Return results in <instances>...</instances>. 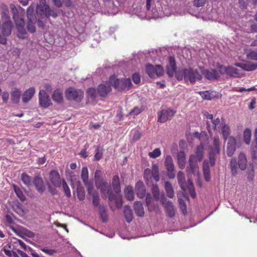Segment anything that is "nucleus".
<instances>
[{"instance_id":"nucleus-1","label":"nucleus","mask_w":257,"mask_h":257,"mask_svg":"<svg viewBox=\"0 0 257 257\" xmlns=\"http://www.w3.org/2000/svg\"><path fill=\"white\" fill-rule=\"evenodd\" d=\"M96 189L100 190L104 199L108 197L109 208L114 211L115 208H121L122 203L120 196L114 192L111 185L106 181L95 183Z\"/></svg>"},{"instance_id":"nucleus-2","label":"nucleus","mask_w":257,"mask_h":257,"mask_svg":"<svg viewBox=\"0 0 257 257\" xmlns=\"http://www.w3.org/2000/svg\"><path fill=\"white\" fill-rule=\"evenodd\" d=\"M220 151V142L219 137L215 136L213 139V143L209 147V161L205 160L203 163V173L204 178L206 182H209L211 180L210 176L209 164L212 167L215 165V160L217 156L219 155Z\"/></svg>"},{"instance_id":"nucleus-3","label":"nucleus","mask_w":257,"mask_h":257,"mask_svg":"<svg viewBox=\"0 0 257 257\" xmlns=\"http://www.w3.org/2000/svg\"><path fill=\"white\" fill-rule=\"evenodd\" d=\"M175 77L178 80L184 79L186 82L194 84L196 80H201L202 76L197 70L189 67L178 70Z\"/></svg>"},{"instance_id":"nucleus-4","label":"nucleus","mask_w":257,"mask_h":257,"mask_svg":"<svg viewBox=\"0 0 257 257\" xmlns=\"http://www.w3.org/2000/svg\"><path fill=\"white\" fill-rule=\"evenodd\" d=\"M204 155V146L203 144H200L196 148L195 154L191 155L190 156L189 166L187 167V172L190 174L194 173L198 168V162L202 161Z\"/></svg>"},{"instance_id":"nucleus-5","label":"nucleus","mask_w":257,"mask_h":257,"mask_svg":"<svg viewBox=\"0 0 257 257\" xmlns=\"http://www.w3.org/2000/svg\"><path fill=\"white\" fill-rule=\"evenodd\" d=\"M11 9L12 13V18H13L14 23L16 24V28L19 32L17 37L20 39H24L26 34L24 20L19 14V10L15 5L11 4Z\"/></svg>"},{"instance_id":"nucleus-6","label":"nucleus","mask_w":257,"mask_h":257,"mask_svg":"<svg viewBox=\"0 0 257 257\" xmlns=\"http://www.w3.org/2000/svg\"><path fill=\"white\" fill-rule=\"evenodd\" d=\"M37 15L41 18L45 17L49 18L50 17L56 18L57 17V13L55 10H51L49 6L46 4V0H40L39 4L37 5Z\"/></svg>"},{"instance_id":"nucleus-7","label":"nucleus","mask_w":257,"mask_h":257,"mask_svg":"<svg viewBox=\"0 0 257 257\" xmlns=\"http://www.w3.org/2000/svg\"><path fill=\"white\" fill-rule=\"evenodd\" d=\"M109 82L117 91L128 90L133 85L130 78L117 79L115 75H111L109 77Z\"/></svg>"},{"instance_id":"nucleus-8","label":"nucleus","mask_w":257,"mask_h":257,"mask_svg":"<svg viewBox=\"0 0 257 257\" xmlns=\"http://www.w3.org/2000/svg\"><path fill=\"white\" fill-rule=\"evenodd\" d=\"M2 33L4 36H10L12 33L13 24L11 20V17L6 13L4 12L2 14Z\"/></svg>"},{"instance_id":"nucleus-9","label":"nucleus","mask_w":257,"mask_h":257,"mask_svg":"<svg viewBox=\"0 0 257 257\" xmlns=\"http://www.w3.org/2000/svg\"><path fill=\"white\" fill-rule=\"evenodd\" d=\"M146 72L151 78L162 76L164 74V69L161 65L154 66L149 64L146 66Z\"/></svg>"},{"instance_id":"nucleus-10","label":"nucleus","mask_w":257,"mask_h":257,"mask_svg":"<svg viewBox=\"0 0 257 257\" xmlns=\"http://www.w3.org/2000/svg\"><path fill=\"white\" fill-rule=\"evenodd\" d=\"M66 97L68 100H73L76 102H79L83 97V92L80 89H76L73 88H67L66 90Z\"/></svg>"},{"instance_id":"nucleus-11","label":"nucleus","mask_w":257,"mask_h":257,"mask_svg":"<svg viewBox=\"0 0 257 257\" xmlns=\"http://www.w3.org/2000/svg\"><path fill=\"white\" fill-rule=\"evenodd\" d=\"M161 202L164 206L165 209H166L167 215L170 217H174L175 214V209L172 201H170L169 200H167L166 197L163 194L161 198Z\"/></svg>"},{"instance_id":"nucleus-12","label":"nucleus","mask_w":257,"mask_h":257,"mask_svg":"<svg viewBox=\"0 0 257 257\" xmlns=\"http://www.w3.org/2000/svg\"><path fill=\"white\" fill-rule=\"evenodd\" d=\"M175 113L176 111L173 109H163L158 112V121L160 123H165L171 120Z\"/></svg>"},{"instance_id":"nucleus-13","label":"nucleus","mask_w":257,"mask_h":257,"mask_svg":"<svg viewBox=\"0 0 257 257\" xmlns=\"http://www.w3.org/2000/svg\"><path fill=\"white\" fill-rule=\"evenodd\" d=\"M165 166H166L167 171V176L170 179H173L175 177L174 173V165L173 163L172 157L170 155H167L165 159L164 162Z\"/></svg>"},{"instance_id":"nucleus-14","label":"nucleus","mask_w":257,"mask_h":257,"mask_svg":"<svg viewBox=\"0 0 257 257\" xmlns=\"http://www.w3.org/2000/svg\"><path fill=\"white\" fill-rule=\"evenodd\" d=\"M39 104L43 108H48L51 105V100L48 94L44 90H40Z\"/></svg>"},{"instance_id":"nucleus-15","label":"nucleus","mask_w":257,"mask_h":257,"mask_svg":"<svg viewBox=\"0 0 257 257\" xmlns=\"http://www.w3.org/2000/svg\"><path fill=\"white\" fill-rule=\"evenodd\" d=\"M151 171L150 169H146L145 170V176L144 178L146 180H147L148 177V176L150 174ZM152 177L154 178V180L156 181V182H158L159 180V167L158 165L155 164H153L152 165Z\"/></svg>"},{"instance_id":"nucleus-16","label":"nucleus","mask_w":257,"mask_h":257,"mask_svg":"<svg viewBox=\"0 0 257 257\" xmlns=\"http://www.w3.org/2000/svg\"><path fill=\"white\" fill-rule=\"evenodd\" d=\"M33 184L34 185L36 190L40 194H42L45 191V185L44 184L43 179L40 176H36L33 178Z\"/></svg>"},{"instance_id":"nucleus-17","label":"nucleus","mask_w":257,"mask_h":257,"mask_svg":"<svg viewBox=\"0 0 257 257\" xmlns=\"http://www.w3.org/2000/svg\"><path fill=\"white\" fill-rule=\"evenodd\" d=\"M50 180L53 185L54 186L56 187H61V184H62V182L61 180V177L59 176V174L58 172L56 170H51L50 173Z\"/></svg>"},{"instance_id":"nucleus-18","label":"nucleus","mask_w":257,"mask_h":257,"mask_svg":"<svg viewBox=\"0 0 257 257\" xmlns=\"http://www.w3.org/2000/svg\"><path fill=\"white\" fill-rule=\"evenodd\" d=\"M167 74L170 77H172L174 74H176L177 71V66L174 57L169 56V64L167 65Z\"/></svg>"},{"instance_id":"nucleus-19","label":"nucleus","mask_w":257,"mask_h":257,"mask_svg":"<svg viewBox=\"0 0 257 257\" xmlns=\"http://www.w3.org/2000/svg\"><path fill=\"white\" fill-rule=\"evenodd\" d=\"M236 140L232 137L228 138L227 143L226 153L229 157H231L236 150Z\"/></svg>"},{"instance_id":"nucleus-20","label":"nucleus","mask_w":257,"mask_h":257,"mask_svg":"<svg viewBox=\"0 0 257 257\" xmlns=\"http://www.w3.org/2000/svg\"><path fill=\"white\" fill-rule=\"evenodd\" d=\"M135 191L138 198L143 199L146 195V187L142 181H138L135 185Z\"/></svg>"},{"instance_id":"nucleus-21","label":"nucleus","mask_w":257,"mask_h":257,"mask_svg":"<svg viewBox=\"0 0 257 257\" xmlns=\"http://www.w3.org/2000/svg\"><path fill=\"white\" fill-rule=\"evenodd\" d=\"M111 187L113 188L114 193L117 195L121 192V186H120L119 178L117 175L114 176L112 179Z\"/></svg>"},{"instance_id":"nucleus-22","label":"nucleus","mask_w":257,"mask_h":257,"mask_svg":"<svg viewBox=\"0 0 257 257\" xmlns=\"http://www.w3.org/2000/svg\"><path fill=\"white\" fill-rule=\"evenodd\" d=\"M35 93V89L33 87L25 90L23 94V97H22V101L24 103H27L32 99Z\"/></svg>"},{"instance_id":"nucleus-23","label":"nucleus","mask_w":257,"mask_h":257,"mask_svg":"<svg viewBox=\"0 0 257 257\" xmlns=\"http://www.w3.org/2000/svg\"><path fill=\"white\" fill-rule=\"evenodd\" d=\"M111 90V86L106 84H99L97 92L101 97L105 96Z\"/></svg>"},{"instance_id":"nucleus-24","label":"nucleus","mask_w":257,"mask_h":257,"mask_svg":"<svg viewBox=\"0 0 257 257\" xmlns=\"http://www.w3.org/2000/svg\"><path fill=\"white\" fill-rule=\"evenodd\" d=\"M178 165L181 169H184L185 167L186 156L184 151H180L177 156Z\"/></svg>"},{"instance_id":"nucleus-25","label":"nucleus","mask_w":257,"mask_h":257,"mask_svg":"<svg viewBox=\"0 0 257 257\" xmlns=\"http://www.w3.org/2000/svg\"><path fill=\"white\" fill-rule=\"evenodd\" d=\"M237 163L240 170L243 171L246 169V159L244 154L240 153L239 156H238V163Z\"/></svg>"},{"instance_id":"nucleus-26","label":"nucleus","mask_w":257,"mask_h":257,"mask_svg":"<svg viewBox=\"0 0 257 257\" xmlns=\"http://www.w3.org/2000/svg\"><path fill=\"white\" fill-rule=\"evenodd\" d=\"M204 75H205L206 78L209 80L217 79L219 77L218 72L215 69L206 70L204 72Z\"/></svg>"},{"instance_id":"nucleus-27","label":"nucleus","mask_w":257,"mask_h":257,"mask_svg":"<svg viewBox=\"0 0 257 257\" xmlns=\"http://www.w3.org/2000/svg\"><path fill=\"white\" fill-rule=\"evenodd\" d=\"M177 180L178 183L180 185V188L182 189L183 191H186V186L185 183V174L183 172L179 171L177 174Z\"/></svg>"},{"instance_id":"nucleus-28","label":"nucleus","mask_w":257,"mask_h":257,"mask_svg":"<svg viewBox=\"0 0 257 257\" xmlns=\"http://www.w3.org/2000/svg\"><path fill=\"white\" fill-rule=\"evenodd\" d=\"M227 75L232 77L238 78L241 76V73L238 69L231 66H228Z\"/></svg>"},{"instance_id":"nucleus-29","label":"nucleus","mask_w":257,"mask_h":257,"mask_svg":"<svg viewBox=\"0 0 257 257\" xmlns=\"http://www.w3.org/2000/svg\"><path fill=\"white\" fill-rule=\"evenodd\" d=\"M124 216L127 223H130L133 219V214L130 206H124L123 209Z\"/></svg>"},{"instance_id":"nucleus-30","label":"nucleus","mask_w":257,"mask_h":257,"mask_svg":"<svg viewBox=\"0 0 257 257\" xmlns=\"http://www.w3.org/2000/svg\"><path fill=\"white\" fill-rule=\"evenodd\" d=\"M134 209L136 214L140 217H143L144 210L143 204L140 201H136L134 203Z\"/></svg>"},{"instance_id":"nucleus-31","label":"nucleus","mask_w":257,"mask_h":257,"mask_svg":"<svg viewBox=\"0 0 257 257\" xmlns=\"http://www.w3.org/2000/svg\"><path fill=\"white\" fill-rule=\"evenodd\" d=\"M164 188L165 190H166L167 197L170 198H172L174 197V191L173 190L172 184L170 182H165Z\"/></svg>"},{"instance_id":"nucleus-32","label":"nucleus","mask_w":257,"mask_h":257,"mask_svg":"<svg viewBox=\"0 0 257 257\" xmlns=\"http://www.w3.org/2000/svg\"><path fill=\"white\" fill-rule=\"evenodd\" d=\"M246 174H247V180L249 182H252L254 176V166L253 163L249 165Z\"/></svg>"},{"instance_id":"nucleus-33","label":"nucleus","mask_w":257,"mask_h":257,"mask_svg":"<svg viewBox=\"0 0 257 257\" xmlns=\"http://www.w3.org/2000/svg\"><path fill=\"white\" fill-rule=\"evenodd\" d=\"M219 128H221L222 137H223L224 141H226L230 134L229 126L227 124L222 123L221 126L219 127Z\"/></svg>"},{"instance_id":"nucleus-34","label":"nucleus","mask_w":257,"mask_h":257,"mask_svg":"<svg viewBox=\"0 0 257 257\" xmlns=\"http://www.w3.org/2000/svg\"><path fill=\"white\" fill-rule=\"evenodd\" d=\"M251 130L249 128H245L243 132V141L246 145L250 144L251 141Z\"/></svg>"},{"instance_id":"nucleus-35","label":"nucleus","mask_w":257,"mask_h":257,"mask_svg":"<svg viewBox=\"0 0 257 257\" xmlns=\"http://www.w3.org/2000/svg\"><path fill=\"white\" fill-rule=\"evenodd\" d=\"M52 99L54 102L61 103L63 101L61 91L59 89L54 91L52 95Z\"/></svg>"},{"instance_id":"nucleus-36","label":"nucleus","mask_w":257,"mask_h":257,"mask_svg":"<svg viewBox=\"0 0 257 257\" xmlns=\"http://www.w3.org/2000/svg\"><path fill=\"white\" fill-rule=\"evenodd\" d=\"M21 180L25 185L30 187L32 185L33 180L27 174L23 173L21 175Z\"/></svg>"},{"instance_id":"nucleus-37","label":"nucleus","mask_w":257,"mask_h":257,"mask_svg":"<svg viewBox=\"0 0 257 257\" xmlns=\"http://www.w3.org/2000/svg\"><path fill=\"white\" fill-rule=\"evenodd\" d=\"M229 166L232 175L235 176L237 174V167H238L236 163V159L232 158L230 160Z\"/></svg>"},{"instance_id":"nucleus-38","label":"nucleus","mask_w":257,"mask_h":257,"mask_svg":"<svg viewBox=\"0 0 257 257\" xmlns=\"http://www.w3.org/2000/svg\"><path fill=\"white\" fill-rule=\"evenodd\" d=\"M99 214H100V218L103 222H106L108 221V214L106 213V209L105 206H100L98 208Z\"/></svg>"},{"instance_id":"nucleus-39","label":"nucleus","mask_w":257,"mask_h":257,"mask_svg":"<svg viewBox=\"0 0 257 257\" xmlns=\"http://www.w3.org/2000/svg\"><path fill=\"white\" fill-rule=\"evenodd\" d=\"M124 195L125 197L130 201H132L134 199V191L132 186H127L125 188Z\"/></svg>"},{"instance_id":"nucleus-40","label":"nucleus","mask_w":257,"mask_h":257,"mask_svg":"<svg viewBox=\"0 0 257 257\" xmlns=\"http://www.w3.org/2000/svg\"><path fill=\"white\" fill-rule=\"evenodd\" d=\"M14 190L15 191V193L16 194L17 197L19 198L22 202H24L26 200V197L23 192L21 189L19 188L17 186L14 185H13Z\"/></svg>"},{"instance_id":"nucleus-41","label":"nucleus","mask_w":257,"mask_h":257,"mask_svg":"<svg viewBox=\"0 0 257 257\" xmlns=\"http://www.w3.org/2000/svg\"><path fill=\"white\" fill-rule=\"evenodd\" d=\"M21 92L19 89L15 88L11 93L12 101L14 103H18L20 100Z\"/></svg>"},{"instance_id":"nucleus-42","label":"nucleus","mask_w":257,"mask_h":257,"mask_svg":"<svg viewBox=\"0 0 257 257\" xmlns=\"http://www.w3.org/2000/svg\"><path fill=\"white\" fill-rule=\"evenodd\" d=\"M35 10L34 6H30L27 8V16L29 21H34L36 19L35 14H34V11Z\"/></svg>"},{"instance_id":"nucleus-43","label":"nucleus","mask_w":257,"mask_h":257,"mask_svg":"<svg viewBox=\"0 0 257 257\" xmlns=\"http://www.w3.org/2000/svg\"><path fill=\"white\" fill-rule=\"evenodd\" d=\"M103 149L100 146L95 147L94 160L96 161H99L101 159L103 154Z\"/></svg>"},{"instance_id":"nucleus-44","label":"nucleus","mask_w":257,"mask_h":257,"mask_svg":"<svg viewBox=\"0 0 257 257\" xmlns=\"http://www.w3.org/2000/svg\"><path fill=\"white\" fill-rule=\"evenodd\" d=\"M257 69V64L255 63L248 62L247 63H243L242 70L246 71H252Z\"/></svg>"},{"instance_id":"nucleus-45","label":"nucleus","mask_w":257,"mask_h":257,"mask_svg":"<svg viewBox=\"0 0 257 257\" xmlns=\"http://www.w3.org/2000/svg\"><path fill=\"white\" fill-rule=\"evenodd\" d=\"M12 207H13L14 210L15 212L17 213V214L19 215H22L24 214V210L23 208L22 204L20 202H16L14 204L13 206H12Z\"/></svg>"},{"instance_id":"nucleus-46","label":"nucleus","mask_w":257,"mask_h":257,"mask_svg":"<svg viewBox=\"0 0 257 257\" xmlns=\"http://www.w3.org/2000/svg\"><path fill=\"white\" fill-rule=\"evenodd\" d=\"M186 188H187V190L188 189V191H189L191 197L193 198H195L196 197V193L195 191H194L193 182L190 179L188 180V185L186 186Z\"/></svg>"},{"instance_id":"nucleus-47","label":"nucleus","mask_w":257,"mask_h":257,"mask_svg":"<svg viewBox=\"0 0 257 257\" xmlns=\"http://www.w3.org/2000/svg\"><path fill=\"white\" fill-rule=\"evenodd\" d=\"M77 195L79 200L82 201L85 199L84 189L79 185L77 187Z\"/></svg>"},{"instance_id":"nucleus-48","label":"nucleus","mask_w":257,"mask_h":257,"mask_svg":"<svg viewBox=\"0 0 257 257\" xmlns=\"http://www.w3.org/2000/svg\"><path fill=\"white\" fill-rule=\"evenodd\" d=\"M250 155L251 161L254 162L257 159V146L251 144L250 146Z\"/></svg>"},{"instance_id":"nucleus-49","label":"nucleus","mask_w":257,"mask_h":257,"mask_svg":"<svg viewBox=\"0 0 257 257\" xmlns=\"http://www.w3.org/2000/svg\"><path fill=\"white\" fill-rule=\"evenodd\" d=\"M92 204L95 207L99 208V206H104L99 204V197L97 193H93L92 194Z\"/></svg>"},{"instance_id":"nucleus-50","label":"nucleus","mask_w":257,"mask_h":257,"mask_svg":"<svg viewBox=\"0 0 257 257\" xmlns=\"http://www.w3.org/2000/svg\"><path fill=\"white\" fill-rule=\"evenodd\" d=\"M152 192H153L154 197L155 198L156 200H158L160 198V192L157 185H153V186H152Z\"/></svg>"},{"instance_id":"nucleus-51","label":"nucleus","mask_w":257,"mask_h":257,"mask_svg":"<svg viewBox=\"0 0 257 257\" xmlns=\"http://www.w3.org/2000/svg\"><path fill=\"white\" fill-rule=\"evenodd\" d=\"M88 174L87 168L86 167H83L82 169L81 178L84 183H86L88 182Z\"/></svg>"},{"instance_id":"nucleus-52","label":"nucleus","mask_w":257,"mask_h":257,"mask_svg":"<svg viewBox=\"0 0 257 257\" xmlns=\"http://www.w3.org/2000/svg\"><path fill=\"white\" fill-rule=\"evenodd\" d=\"M102 177L101 172L99 170H96L94 175L95 183L105 181Z\"/></svg>"},{"instance_id":"nucleus-53","label":"nucleus","mask_w":257,"mask_h":257,"mask_svg":"<svg viewBox=\"0 0 257 257\" xmlns=\"http://www.w3.org/2000/svg\"><path fill=\"white\" fill-rule=\"evenodd\" d=\"M61 186L62 187V189H63L64 194H65V195L67 196V197H70V191L69 186H68L66 182L64 180H62V184H61Z\"/></svg>"},{"instance_id":"nucleus-54","label":"nucleus","mask_w":257,"mask_h":257,"mask_svg":"<svg viewBox=\"0 0 257 257\" xmlns=\"http://www.w3.org/2000/svg\"><path fill=\"white\" fill-rule=\"evenodd\" d=\"M161 155V151L159 148H156L153 152L149 153V156L152 159H156Z\"/></svg>"},{"instance_id":"nucleus-55","label":"nucleus","mask_w":257,"mask_h":257,"mask_svg":"<svg viewBox=\"0 0 257 257\" xmlns=\"http://www.w3.org/2000/svg\"><path fill=\"white\" fill-rule=\"evenodd\" d=\"M36 19L34 21H31L29 20V22H28L27 29L29 32L31 33H33L36 31L35 27L34 25L36 23Z\"/></svg>"},{"instance_id":"nucleus-56","label":"nucleus","mask_w":257,"mask_h":257,"mask_svg":"<svg viewBox=\"0 0 257 257\" xmlns=\"http://www.w3.org/2000/svg\"><path fill=\"white\" fill-rule=\"evenodd\" d=\"M203 99L211 100L212 96L208 91H200L198 92Z\"/></svg>"},{"instance_id":"nucleus-57","label":"nucleus","mask_w":257,"mask_h":257,"mask_svg":"<svg viewBox=\"0 0 257 257\" xmlns=\"http://www.w3.org/2000/svg\"><path fill=\"white\" fill-rule=\"evenodd\" d=\"M211 122L212 124H213V127L214 130H216L217 128H219L221 127L222 123H225L223 121L221 122L220 119L218 117L211 120Z\"/></svg>"},{"instance_id":"nucleus-58","label":"nucleus","mask_w":257,"mask_h":257,"mask_svg":"<svg viewBox=\"0 0 257 257\" xmlns=\"http://www.w3.org/2000/svg\"><path fill=\"white\" fill-rule=\"evenodd\" d=\"M146 203L147 205L149 211L154 210V207L151 206L152 198L150 194L146 195Z\"/></svg>"},{"instance_id":"nucleus-59","label":"nucleus","mask_w":257,"mask_h":257,"mask_svg":"<svg viewBox=\"0 0 257 257\" xmlns=\"http://www.w3.org/2000/svg\"><path fill=\"white\" fill-rule=\"evenodd\" d=\"M143 111V109L138 107H135L133 108V109L131 110L130 112V114L131 115H137L138 114H140Z\"/></svg>"},{"instance_id":"nucleus-60","label":"nucleus","mask_w":257,"mask_h":257,"mask_svg":"<svg viewBox=\"0 0 257 257\" xmlns=\"http://www.w3.org/2000/svg\"><path fill=\"white\" fill-rule=\"evenodd\" d=\"M132 79L133 82H134L136 84H139L141 82V77L139 73H135L132 75Z\"/></svg>"},{"instance_id":"nucleus-61","label":"nucleus","mask_w":257,"mask_h":257,"mask_svg":"<svg viewBox=\"0 0 257 257\" xmlns=\"http://www.w3.org/2000/svg\"><path fill=\"white\" fill-rule=\"evenodd\" d=\"M87 94L90 97L94 99L96 97V91L95 89L93 88H88L87 91Z\"/></svg>"},{"instance_id":"nucleus-62","label":"nucleus","mask_w":257,"mask_h":257,"mask_svg":"<svg viewBox=\"0 0 257 257\" xmlns=\"http://www.w3.org/2000/svg\"><path fill=\"white\" fill-rule=\"evenodd\" d=\"M248 0H239V8L242 10H244L247 8Z\"/></svg>"},{"instance_id":"nucleus-63","label":"nucleus","mask_w":257,"mask_h":257,"mask_svg":"<svg viewBox=\"0 0 257 257\" xmlns=\"http://www.w3.org/2000/svg\"><path fill=\"white\" fill-rule=\"evenodd\" d=\"M218 68L219 70V72H220V74L222 75L226 74L227 73L228 71V66H224L223 65H218Z\"/></svg>"},{"instance_id":"nucleus-64","label":"nucleus","mask_w":257,"mask_h":257,"mask_svg":"<svg viewBox=\"0 0 257 257\" xmlns=\"http://www.w3.org/2000/svg\"><path fill=\"white\" fill-rule=\"evenodd\" d=\"M248 58L251 59V60H257V51H251L248 54Z\"/></svg>"}]
</instances>
